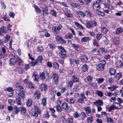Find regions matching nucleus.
Masks as SVG:
<instances>
[{
	"instance_id": "a211bd4d",
	"label": "nucleus",
	"mask_w": 123,
	"mask_h": 123,
	"mask_svg": "<svg viewBox=\"0 0 123 123\" xmlns=\"http://www.w3.org/2000/svg\"><path fill=\"white\" fill-rule=\"evenodd\" d=\"M40 88L42 91H46L47 89L46 85L44 84H42L40 86Z\"/></svg>"
},
{
	"instance_id": "393cba45",
	"label": "nucleus",
	"mask_w": 123,
	"mask_h": 123,
	"mask_svg": "<svg viewBox=\"0 0 123 123\" xmlns=\"http://www.w3.org/2000/svg\"><path fill=\"white\" fill-rule=\"evenodd\" d=\"M109 72L111 75H114L115 74L116 71L113 68H110L109 70Z\"/></svg>"
},
{
	"instance_id": "052dcab7",
	"label": "nucleus",
	"mask_w": 123,
	"mask_h": 123,
	"mask_svg": "<svg viewBox=\"0 0 123 123\" xmlns=\"http://www.w3.org/2000/svg\"><path fill=\"white\" fill-rule=\"evenodd\" d=\"M108 31L107 29L104 27L102 28L101 32L104 33L106 34Z\"/></svg>"
},
{
	"instance_id": "f03ea898",
	"label": "nucleus",
	"mask_w": 123,
	"mask_h": 123,
	"mask_svg": "<svg viewBox=\"0 0 123 123\" xmlns=\"http://www.w3.org/2000/svg\"><path fill=\"white\" fill-rule=\"evenodd\" d=\"M102 1L101 0H98L95 2L93 4L92 7L94 9L97 10H98L100 8V5Z\"/></svg>"
},
{
	"instance_id": "423d86ee",
	"label": "nucleus",
	"mask_w": 123,
	"mask_h": 123,
	"mask_svg": "<svg viewBox=\"0 0 123 123\" xmlns=\"http://www.w3.org/2000/svg\"><path fill=\"white\" fill-rule=\"evenodd\" d=\"M41 95L40 92L38 90H37L34 92L33 96L35 99H39Z\"/></svg>"
},
{
	"instance_id": "4d7b16f0",
	"label": "nucleus",
	"mask_w": 123,
	"mask_h": 123,
	"mask_svg": "<svg viewBox=\"0 0 123 123\" xmlns=\"http://www.w3.org/2000/svg\"><path fill=\"white\" fill-rule=\"evenodd\" d=\"M93 45L97 47L99 45L98 44V43L96 39H93Z\"/></svg>"
},
{
	"instance_id": "a18cd8bd",
	"label": "nucleus",
	"mask_w": 123,
	"mask_h": 123,
	"mask_svg": "<svg viewBox=\"0 0 123 123\" xmlns=\"http://www.w3.org/2000/svg\"><path fill=\"white\" fill-rule=\"evenodd\" d=\"M96 13L98 15L102 16H104L105 15V14L103 12L99 11V10L96 11Z\"/></svg>"
},
{
	"instance_id": "a878e982",
	"label": "nucleus",
	"mask_w": 123,
	"mask_h": 123,
	"mask_svg": "<svg viewBox=\"0 0 123 123\" xmlns=\"http://www.w3.org/2000/svg\"><path fill=\"white\" fill-rule=\"evenodd\" d=\"M34 109L35 111L37 112L38 113H41V111L37 106L35 105L34 106Z\"/></svg>"
},
{
	"instance_id": "0eeeda50",
	"label": "nucleus",
	"mask_w": 123,
	"mask_h": 123,
	"mask_svg": "<svg viewBox=\"0 0 123 123\" xmlns=\"http://www.w3.org/2000/svg\"><path fill=\"white\" fill-rule=\"evenodd\" d=\"M50 76L51 78H52L53 77L54 83L55 84H57L59 79V76L58 74L55 73H54L51 76Z\"/></svg>"
},
{
	"instance_id": "0e129e2a",
	"label": "nucleus",
	"mask_w": 123,
	"mask_h": 123,
	"mask_svg": "<svg viewBox=\"0 0 123 123\" xmlns=\"http://www.w3.org/2000/svg\"><path fill=\"white\" fill-rule=\"evenodd\" d=\"M80 115L82 116V118H85L87 116L85 113L83 112H82L80 113Z\"/></svg>"
},
{
	"instance_id": "39448f33",
	"label": "nucleus",
	"mask_w": 123,
	"mask_h": 123,
	"mask_svg": "<svg viewBox=\"0 0 123 123\" xmlns=\"http://www.w3.org/2000/svg\"><path fill=\"white\" fill-rule=\"evenodd\" d=\"M17 62V56L14 55L12 58H10L9 61V63L10 66L15 65Z\"/></svg>"
},
{
	"instance_id": "dca6fc26",
	"label": "nucleus",
	"mask_w": 123,
	"mask_h": 123,
	"mask_svg": "<svg viewBox=\"0 0 123 123\" xmlns=\"http://www.w3.org/2000/svg\"><path fill=\"white\" fill-rule=\"evenodd\" d=\"M33 77H34V81L38 82L39 81V77L38 74L36 72H35L33 73L32 75Z\"/></svg>"
},
{
	"instance_id": "5701e85b",
	"label": "nucleus",
	"mask_w": 123,
	"mask_h": 123,
	"mask_svg": "<svg viewBox=\"0 0 123 123\" xmlns=\"http://www.w3.org/2000/svg\"><path fill=\"white\" fill-rule=\"evenodd\" d=\"M84 109L86 112L88 116H90L88 114L90 113L91 112L90 107L89 106H87Z\"/></svg>"
},
{
	"instance_id": "9b49d317",
	"label": "nucleus",
	"mask_w": 123,
	"mask_h": 123,
	"mask_svg": "<svg viewBox=\"0 0 123 123\" xmlns=\"http://www.w3.org/2000/svg\"><path fill=\"white\" fill-rule=\"evenodd\" d=\"M62 106L63 108L65 110L66 112H69L68 106L66 103L65 102L63 103L62 105Z\"/></svg>"
},
{
	"instance_id": "7ed1b4c3",
	"label": "nucleus",
	"mask_w": 123,
	"mask_h": 123,
	"mask_svg": "<svg viewBox=\"0 0 123 123\" xmlns=\"http://www.w3.org/2000/svg\"><path fill=\"white\" fill-rule=\"evenodd\" d=\"M97 24V22L94 21L88 22L86 23V25L87 28H90L93 27H95Z\"/></svg>"
},
{
	"instance_id": "7c9ffc66",
	"label": "nucleus",
	"mask_w": 123,
	"mask_h": 123,
	"mask_svg": "<svg viewBox=\"0 0 123 123\" xmlns=\"http://www.w3.org/2000/svg\"><path fill=\"white\" fill-rule=\"evenodd\" d=\"M37 60L34 59V60H32L30 63V64L32 66H34L37 64Z\"/></svg>"
},
{
	"instance_id": "37998d69",
	"label": "nucleus",
	"mask_w": 123,
	"mask_h": 123,
	"mask_svg": "<svg viewBox=\"0 0 123 123\" xmlns=\"http://www.w3.org/2000/svg\"><path fill=\"white\" fill-rule=\"evenodd\" d=\"M90 40V38L87 37H85L82 38L81 40V41L82 42H86L87 41Z\"/></svg>"
},
{
	"instance_id": "72a5a7b5",
	"label": "nucleus",
	"mask_w": 123,
	"mask_h": 123,
	"mask_svg": "<svg viewBox=\"0 0 123 123\" xmlns=\"http://www.w3.org/2000/svg\"><path fill=\"white\" fill-rule=\"evenodd\" d=\"M84 12L85 13L87 17H88L90 18L92 17V14L90 11L87 10L85 11Z\"/></svg>"
},
{
	"instance_id": "338daca9",
	"label": "nucleus",
	"mask_w": 123,
	"mask_h": 123,
	"mask_svg": "<svg viewBox=\"0 0 123 123\" xmlns=\"http://www.w3.org/2000/svg\"><path fill=\"white\" fill-rule=\"evenodd\" d=\"M8 102L9 104L12 105L15 103V101L12 99H9L8 100Z\"/></svg>"
},
{
	"instance_id": "1a4fd4ad",
	"label": "nucleus",
	"mask_w": 123,
	"mask_h": 123,
	"mask_svg": "<svg viewBox=\"0 0 123 123\" xmlns=\"http://www.w3.org/2000/svg\"><path fill=\"white\" fill-rule=\"evenodd\" d=\"M80 59L81 61L84 63L87 62L88 60V58L87 56L85 55H82L80 57Z\"/></svg>"
},
{
	"instance_id": "3c124183",
	"label": "nucleus",
	"mask_w": 123,
	"mask_h": 123,
	"mask_svg": "<svg viewBox=\"0 0 123 123\" xmlns=\"http://www.w3.org/2000/svg\"><path fill=\"white\" fill-rule=\"evenodd\" d=\"M96 93L97 95L99 97H102L103 95V92L100 91L98 90L97 91Z\"/></svg>"
},
{
	"instance_id": "aec40b11",
	"label": "nucleus",
	"mask_w": 123,
	"mask_h": 123,
	"mask_svg": "<svg viewBox=\"0 0 123 123\" xmlns=\"http://www.w3.org/2000/svg\"><path fill=\"white\" fill-rule=\"evenodd\" d=\"M19 111L21 114H24L26 112V109L25 107L23 106L19 107Z\"/></svg>"
},
{
	"instance_id": "a19ab883",
	"label": "nucleus",
	"mask_w": 123,
	"mask_h": 123,
	"mask_svg": "<svg viewBox=\"0 0 123 123\" xmlns=\"http://www.w3.org/2000/svg\"><path fill=\"white\" fill-rule=\"evenodd\" d=\"M40 114L34 111H32L31 112V114L32 116L35 117H38V114Z\"/></svg>"
},
{
	"instance_id": "13d9d810",
	"label": "nucleus",
	"mask_w": 123,
	"mask_h": 123,
	"mask_svg": "<svg viewBox=\"0 0 123 123\" xmlns=\"http://www.w3.org/2000/svg\"><path fill=\"white\" fill-rule=\"evenodd\" d=\"M93 120V118L92 117H90L87 118L88 123H92Z\"/></svg>"
},
{
	"instance_id": "9d476101",
	"label": "nucleus",
	"mask_w": 123,
	"mask_h": 123,
	"mask_svg": "<svg viewBox=\"0 0 123 123\" xmlns=\"http://www.w3.org/2000/svg\"><path fill=\"white\" fill-rule=\"evenodd\" d=\"M96 68L98 71H102L104 70L105 66L101 64H99L97 66Z\"/></svg>"
},
{
	"instance_id": "6e6552de",
	"label": "nucleus",
	"mask_w": 123,
	"mask_h": 123,
	"mask_svg": "<svg viewBox=\"0 0 123 123\" xmlns=\"http://www.w3.org/2000/svg\"><path fill=\"white\" fill-rule=\"evenodd\" d=\"M56 39L57 41L59 42L62 44H64L66 43V41L61 36H57L56 37Z\"/></svg>"
},
{
	"instance_id": "4c0bfd02",
	"label": "nucleus",
	"mask_w": 123,
	"mask_h": 123,
	"mask_svg": "<svg viewBox=\"0 0 123 123\" xmlns=\"http://www.w3.org/2000/svg\"><path fill=\"white\" fill-rule=\"evenodd\" d=\"M27 85L30 88L34 89L35 86L34 84H32L31 82H29L28 83Z\"/></svg>"
},
{
	"instance_id": "f3484780",
	"label": "nucleus",
	"mask_w": 123,
	"mask_h": 123,
	"mask_svg": "<svg viewBox=\"0 0 123 123\" xmlns=\"http://www.w3.org/2000/svg\"><path fill=\"white\" fill-rule=\"evenodd\" d=\"M6 28L2 26L0 28V35H3V34L6 33L7 31L6 30Z\"/></svg>"
},
{
	"instance_id": "69168bd1",
	"label": "nucleus",
	"mask_w": 123,
	"mask_h": 123,
	"mask_svg": "<svg viewBox=\"0 0 123 123\" xmlns=\"http://www.w3.org/2000/svg\"><path fill=\"white\" fill-rule=\"evenodd\" d=\"M0 4L2 8L4 9H5L6 7V6L5 4L2 2L1 1Z\"/></svg>"
},
{
	"instance_id": "09e8293b",
	"label": "nucleus",
	"mask_w": 123,
	"mask_h": 123,
	"mask_svg": "<svg viewBox=\"0 0 123 123\" xmlns=\"http://www.w3.org/2000/svg\"><path fill=\"white\" fill-rule=\"evenodd\" d=\"M34 7L35 9V11L39 13L41 12V11L40 8L37 6L35 5H34Z\"/></svg>"
},
{
	"instance_id": "864d4df0",
	"label": "nucleus",
	"mask_w": 123,
	"mask_h": 123,
	"mask_svg": "<svg viewBox=\"0 0 123 123\" xmlns=\"http://www.w3.org/2000/svg\"><path fill=\"white\" fill-rule=\"evenodd\" d=\"M53 66L55 69H58L59 67V65L58 63L54 62L53 63Z\"/></svg>"
},
{
	"instance_id": "6ab92c4d",
	"label": "nucleus",
	"mask_w": 123,
	"mask_h": 123,
	"mask_svg": "<svg viewBox=\"0 0 123 123\" xmlns=\"http://www.w3.org/2000/svg\"><path fill=\"white\" fill-rule=\"evenodd\" d=\"M122 76V74L120 73H117L114 77V79L116 81L118 80Z\"/></svg>"
},
{
	"instance_id": "f257e3e1",
	"label": "nucleus",
	"mask_w": 123,
	"mask_h": 123,
	"mask_svg": "<svg viewBox=\"0 0 123 123\" xmlns=\"http://www.w3.org/2000/svg\"><path fill=\"white\" fill-rule=\"evenodd\" d=\"M59 52L58 55L59 57L61 58L65 59L67 56V52L63 47L58 46V47Z\"/></svg>"
},
{
	"instance_id": "680f3d73",
	"label": "nucleus",
	"mask_w": 123,
	"mask_h": 123,
	"mask_svg": "<svg viewBox=\"0 0 123 123\" xmlns=\"http://www.w3.org/2000/svg\"><path fill=\"white\" fill-rule=\"evenodd\" d=\"M107 122L108 123H112L113 122V120L110 117H108L106 118Z\"/></svg>"
},
{
	"instance_id": "ddd939ff",
	"label": "nucleus",
	"mask_w": 123,
	"mask_h": 123,
	"mask_svg": "<svg viewBox=\"0 0 123 123\" xmlns=\"http://www.w3.org/2000/svg\"><path fill=\"white\" fill-rule=\"evenodd\" d=\"M107 52V50H105L104 48H101L97 51V53L98 55H101L104 53H106Z\"/></svg>"
},
{
	"instance_id": "cd10ccee",
	"label": "nucleus",
	"mask_w": 123,
	"mask_h": 123,
	"mask_svg": "<svg viewBox=\"0 0 123 123\" xmlns=\"http://www.w3.org/2000/svg\"><path fill=\"white\" fill-rule=\"evenodd\" d=\"M103 3L105 6L108 4H111L112 2L110 0H103Z\"/></svg>"
},
{
	"instance_id": "c756f323",
	"label": "nucleus",
	"mask_w": 123,
	"mask_h": 123,
	"mask_svg": "<svg viewBox=\"0 0 123 123\" xmlns=\"http://www.w3.org/2000/svg\"><path fill=\"white\" fill-rule=\"evenodd\" d=\"M119 39L118 38L115 37L113 39L114 43L116 44H118L119 43Z\"/></svg>"
},
{
	"instance_id": "c9c22d12",
	"label": "nucleus",
	"mask_w": 123,
	"mask_h": 123,
	"mask_svg": "<svg viewBox=\"0 0 123 123\" xmlns=\"http://www.w3.org/2000/svg\"><path fill=\"white\" fill-rule=\"evenodd\" d=\"M56 109L57 111L58 112H61L62 111V109L61 106L60 105L58 104L56 106Z\"/></svg>"
},
{
	"instance_id": "c85d7f7f",
	"label": "nucleus",
	"mask_w": 123,
	"mask_h": 123,
	"mask_svg": "<svg viewBox=\"0 0 123 123\" xmlns=\"http://www.w3.org/2000/svg\"><path fill=\"white\" fill-rule=\"evenodd\" d=\"M43 60V58L42 55L38 57L37 59V61L39 63H42V61Z\"/></svg>"
},
{
	"instance_id": "c03bdc74",
	"label": "nucleus",
	"mask_w": 123,
	"mask_h": 123,
	"mask_svg": "<svg viewBox=\"0 0 123 123\" xmlns=\"http://www.w3.org/2000/svg\"><path fill=\"white\" fill-rule=\"evenodd\" d=\"M46 98L45 97L43 98L42 99V103L43 106H45L46 105Z\"/></svg>"
},
{
	"instance_id": "8fccbe9b",
	"label": "nucleus",
	"mask_w": 123,
	"mask_h": 123,
	"mask_svg": "<svg viewBox=\"0 0 123 123\" xmlns=\"http://www.w3.org/2000/svg\"><path fill=\"white\" fill-rule=\"evenodd\" d=\"M107 80L110 83H112L114 81V79L111 77L108 78Z\"/></svg>"
},
{
	"instance_id": "e2e57ef3",
	"label": "nucleus",
	"mask_w": 123,
	"mask_h": 123,
	"mask_svg": "<svg viewBox=\"0 0 123 123\" xmlns=\"http://www.w3.org/2000/svg\"><path fill=\"white\" fill-rule=\"evenodd\" d=\"M67 38L72 39L73 37V35L71 33H69L66 36Z\"/></svg>"
},
{
	"instance_id": "bf43d9fd",
	"label": "nucleus",
	"mask_w": 123,
	"mask_h": 123,
	"mask_svg": "<svg viewBox=\"0 0 123 123\" xmlns=\"http://www.w3.org/2000/svg\"><path fill=\"white\" fill-rule=\"evenodd\" d=\"M79 15H80V16L82 17H85L86 15V14L85 12H83L82 11H79Z\"/></svg>"
},
{
	"instance_id": "79ce46f5",
	"label": "nucleus",
	"mask_w": 123,
	"mask_h": 123,
	"mask_svg": "<svg viewBox=\"0 0 123 123\" xmlns=\"http://www.w3.org/2000/svg\"><path fill=\"white\" fill-rule=\"evenodd\" d=\"M49 48L52 49H54L56 47L55 44L53 43L49 44Z\"/></svg>"
},
{
	"instance_id": "bb28decb",
	"label": "nucleus",
	"mask_w": 123,
	"mask_h": 123,
	"mask_svg": "<svg viewBox=\"0 0 123 123\" xmlns=\"http://www.w3.org/2000/svg\"><path fill=\"white\" fill-rule=\"evenodd\" d=\"M18 62V64L19 65H21L23 61L19 56H17V62Z\"/></svg>"
},
{
	"instance_id": "58836bf2",
	"label": "nucleus",
	"mask_w": 123,
	"mask_h": 123,
	"mask_svg": "<svg viewBox=\"0 0 123 123\" xmlns=\"http://www.w3.org/2000/svg\"><path fill=\"white\" fill-rule=\"evenodd\" d=\"M23 99H21L18 97L16 99V101L18 105H20L21 104V100Z\"/></svg>"
},
{
	"instance_id": "2eb2a0df",
	"label": "nucleus",
	"mask_w": 123,
	"mask_h": 123,
	"mask_svg": "<svg viewBox=\"0 0 123 123\" xmlns=\"http://www.w3.org/2000/svg\"><path fill=\"white\" fill-rule=\"evenodd\" d=\"M103 103V101L100 99L96 100L93 102L94 105H95L97 106H102Z\"/></svg>"
},
{
	"instance_id": "f704fd0d",
	"label": "nucleus",
	"mask_w": 123,
	"mask_h": 123,
	"mask_svg": "<svg viewBox=\"0 0 123 123\" xmlns=\"http://www.w3.org/2000/svg\"><path fill=\"white\" fill-rule=\"evenodd\" d=\"M50 14L53 16H54L55 17L56 16V12L54 9H52L50 10Z\"/></svg>"
},
{
	"instance_id": "603ef678",
	"label": "nucleus",
	"mask_w": 123,
	"mask_h": 123,
	"mask_svg": "<svg viewBox=\"0 0 123 123\" xmlns=\"http://www.w3.org/2000/svg\"><path fill=\"white\" fill-rule=\"evenodd\" d=\"M32 101L31 99L28 100L26 103L27 106H30L32 105Z\"/></svg>"
},
{
	"instance_id": "473e14b6",
	"label": "nucleus",
	"mask_w": 123,
	"mask_h": 123,
	"mask_svg": "<svg viewBox=\"0 0 123 123\" xmlns=\"http://www.w3.org/2000/svg\"><path fill=\"white\" fill-rule=\"evenodd\" d=\"M123 29L121 28H118L116 30V33L117 34H118L122 32Z\"/></svg>"
},
{
	"instance_id": "412c9836",
	"label": "nucleus",
	"mask_w": 123,
	"mask_h": 123,
	"mask_svg": "<svg viewBox=\"0 0 123 123\" xmlns=\"http://www.w3.org/2000/svg\"><path fill=\"white\" fill-rule=\"evenodd\" d=\"M116 64L118 68H120L123 66V63L121 61H118L116 62Z\"/></svg>"
},
{
	"instance_id": "6e6d98bb",
	"label": "nucleus",
	"mask_w": 123,
	"mask_h": 123,
	"mask_svg": "<svg viewBox=\"0 0 123 123\" xmlns=\"http://www.w3.org/2000/svg\"><path fill=\"white\" fill-rule=\"evenodd\" d=\"M75 25L76 26L80 28V29H83V27L82 25L76 22L75 23Z\"/></svg>"
},
{
	"instance_id": "774afa93",
	"label": "nucleus",
	"mask_w": 123,
	"mask_h": 123,
	"mask_svg": "<svg viewBox=\"0 0 123 123\" xmlns=\"http://www.w3.org/2000/svg\"><path fill=\"white\" fill-rule=\"evenodd\" d=\"M73 85V82L71 81H68L67 84V86L70 87H72V86Z\"/></svg>"
},
{
	"instance_id": "5fc2aeb1",
	"label": "nucleus",
	"mask_w": 123,
	"mask_h": 123,
	"mask_svg": "<svg viewBox=\"0 0 123 123\" xmlns=\"http://www.w3.org/2000/svg\"><path fill=\"white\" fill-rule=\"evenodd\" d=\"M103 35L101 33H98L96 35V38L98 40H100L102 37Z\"/></svg>"
},
{
	"instance_id": "f8f14e48",
	"label": "nucleus",
	"mask_w": 123,
	"mask_h": 123,
	"mask_svg": "<svg viewBox=\"0 0 123 123\" xmlns=\"http://www.w3.org/2000/svg\"><path fill=\"white\" fill-rule=\"evenodd\" d=\"M25 97V93L24 91L20 92L18 93V97L24 99Z\"/></svg>"
},
{
	"instance_id": "49530a36",
	"label": "nucleus",
	"mask_w": 123,
	"mask_h": 123,
	"mask_svg": "<svg viewBox=\"0 0 123 123\" xmlns=\"http://www.w3.org/2000/svg\"><path fill=\"white\" fill-rule=\"evenodd\" d=\"M116 86L115 85H113L112 86L110 87H108V89L109 90H110L111 91H113L116 89Z\"/></svg>"
},
{
	"instance_id": "ea45409f",
	"label": "nucleus",
	"mask_w": 123,
	"mask_h": 123,
	"mask_svg": "<svg viewBox=\"0 0 123 123\" xmlns=\"http://www.w3.org/2000/svg\"><path fill=\"white\" fill-rule=\"evenodd\" d=\"M45 74L43 72L40 73V77L42 80H44L45 79Z\"/></svg>"
},
{
	"instance_id": "de8ad7c7",
	"label": "nucleus",
	"mask_w": 123,
	"mask_h": 123,
	"mask_svg": "<svg viewBox=\"0 0 123 123\" xmlns=\"http://www.w3.org/2000/svg\"><path fill=\"white\" fill-rule=\"evenodd\" d=\"M72 80L74 82H76L78 81L79 79L73 75L72 77Z\"/></svg>"
},
{
	"instance_id": "4be33fe9",
	"label": "nucleus",
	"mask_w": 123,
	"mask_h": 123,
	"mask_svg": "<svg viewBox=\"0 0 123 123\" xmlns=\"http://www.w3.org/2000/svg\"><path fill=\"white\" fill-rule=\"evenodd\" d=\"M19 107L18 108L15 106L13 110V113L14 114H17L19 112H20Z\"/></svg>"
},
{
	"instance_id": "4468645a",
	"label": "nucleus",
	"mask_w": 123,
	"mask_h": 123,
	"mask_svg": "<svg viewBox=\"0 0 123 123\" xmlns=\"http://www.w3.org/2000/svg\"><path fill=\"white\" fill-rule=\"evenodd\" d=\"M92 78L91 76H88L85 79L86 81V82L88 83V85H90L91 84L92 80Z\"/></svg>"
},
{
	"instance_id": "20e7f679",
	"label": "nucleus",
	"mask_w": 123,
	"mask_h": 123,
	"mask_svg": "<svg viewBox=\"0 0 123 123\" xmlns=\"http://www.w3.org/2000/svg\"><path fill=\"white\" fill-rule=\"evenodd\" d=\"M79 97L80 98L77 100V101L80 103L82 104L86 101V98L83 93L81 94Z\"/></svg>"
},
{
	"instance_id": "b1692460",
	"label": "nucleus",
	"mask_w": 123,
	"mask_h": 123,
	"mask_svg": "<svg viewBox=\"0 0 123 123\" xmlns=\"http://www.w3.org/2000/svg\"><path fill=\"white\" fill-rule=\"evenodd\" d=\"M10 36L8 35L7 34L6 36L5 37L3 38V41L5 43H6L10 39Z\"/></svg>"
},
{
	"instance_id": "2f4dec72",
	"label": "nucleus",
	"mask_w": 123,
	"mask_h": 123,
	"mask_svg": "<svg viewBox=\"0 0 123 123\" xmlns=\"http://www.w3.org/2000/svg\"><path fill=\"white\" fill-rule=\"evenodd\" d=\"M82 70L84 72L87 71L88 69V66L86 64L83 65L82 67Z\"/></svg>"
},
{
	"instance_id": "e433bc0d",
	"label": "nucleus",
	"mask_w": 123,
	"mask_h": 123,
	"mask_svg": "<svg viewBox=\"0 0 123 123\" xmlns=\"http://www.w3.org/2000/svg\"><path fill=\"white\" fill-rule=\"evenodd\" d=\"M43 47L42 46H38L37 47V51L40 52H43Z\"/></svg>"
}]
</instances>
